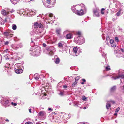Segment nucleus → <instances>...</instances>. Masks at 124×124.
Masks as SVG:
<instances>
[{
  "label": "nucleus",
  "instance_id": "nucleus-1",
  "mask_svg": "<svg viewBox=\"0 0 124 124\" xmlns=\"http://www.w3.org/2000/svg\"><path fill=\"white\" fill-rule=\"evenodd\" d=\"M86 8L84 7V5L82 4V6L79 5L75 6V10L78 11L77 13H75L78 15H82L85 13L86 12Z\"/></svg>",
  "mask_w": 124,
  "mask_h": 124
},
{
  "label": "nucleus",
  "instance_id": "nucleus-2",
  "mask_svg": "<svg viewBox=\"0 0 124 124\" xmlns=\"http://www.w3.org/2000/svg\"><path fill=\"white\" fill-rule=\"evenodd\" d=\"M32 48H33L32 50H30V54L32 55L36 56L40 55L41 49L39 46H34Z\"/></svg>",
  "mask_w": 124,
  "mask_h": 124
},
{
  "label": "nucleus",
  "instance_id": "nucleus-3",
  "mask_svg": "<svg viewBox=\"0 0 124 124\" xmlns=\"http://www.w3.org/2000/svg\"><path fill=\"white\" fill-rule=\"evenodd\" d=\"M56 0H43V3L45 7L50 8L53 6Z\"/></svg>",
  "mask_w": 124,
  "mask_h": 124
},
{
  "label": "nucleus",
  "instance_id": "nucleus-4",
  "mask_svg": "<svg viewBox=\"0 0 124 124\" xmlns=\"http://www.w3.org/2000/svg\"><path fill=\"white\" fill-rule=\"evenodd\" d=\"M14 70L17 74L21 73L23 71L22 69L23 68V65L20 63H18L15 65Z\"/></svg>",
  "mask_w": 124,
  "mask_h": 124
},
{
  "label": "nucleus",
  "instance_id": "nucleus-5",
  "mask_svg": "<svg viewBox=\"0 0 124 124\" xmlns=\"http://www.w3.org/2000/svg\"><path fill=\"white\" fill-rule=\"evenodd\" d=\"M74 41L76 44H81L85 42V40L83 36L77 37L74 39Z\"/></svg>",
  "mask_w": 124,
  "mask_h": 124
},
{
  "label": "nucleus",
  "instance_id": "nucleus-6",
  "mask_svg": "<svg viewBox=\"0 0 124 124\" xmlns=\"http://www.w3.org/2000/svg\"><path fill=\"white\" fill-rule=\"evenodd\" d=\"M118 76L115 77H112L113 79L116 80L119 78L124 79V70L120 69L118 71Z\"/></svg>",
  "mask_w": 124,
  "mask_h": 124
},
{
  "label": "nucleus",
  "instance_id": "nucleus-7",
  "mask_svg": "<svg viewBox=\"0 0 124 124\" xmlns=\"http://www.w3.org/2000/svg\"><path fill=\"white\" fill-rule=\"evenodd\" d=\"M46 49L47 50V54L49 55L52 56L53 55L55 52V50L54 47L49 46L46 47Z\"/></svg>",
  "mask_w": 124,
  "mask_h": 124
},
{
  "label": "nucleus",
  "instance_id": "nucleus-8",
  "mask_svg": "<svg viewBox=\"0 0 124 124\" xmlns=\"http://www.w3.org/2000/svg\"><path fill=\"white\" fill-rule=\"evenodd\" d=\"M42 30L41 29H39V30L34 29L33 31H32L30 34L31 35H34L35 34H39L41 33L42 31Z\"/></svg>",
  "mask_w": 124,
  "mask_h": 124
},
{
  "label": "nucleus",
  "instance_id": "nucleus-9",
  "mask_svg": "<svg viewBox=\"0 0 124 124\" xmlns=\"http://www.w3.org/2000/svg\"><path fill=\"white\" fill-rule=\"evenodd\" d=\"M11 32V30H8L7 31L4 32L3 34L6 36L7 38H9L13 36V34L10 33Z\"/></svg>",
  "mask_w": 124,
  "mask_h": 124
},
{
  "label": "nucleus",
  "instance_id": "nucleus-10",
  "mask_svg": "<svg viewBox=\"0 0 124 124\" xmlns=\"http://www.w3.org/2000/svg\"><path fill=\"white\" fill-rule=\"evenodd\" d=\"M99 10L98 8H96L93 10V16L94 17H99Z\"/></svg>",
  "mask_w": 124,
  "mask_h": 124
},
{
  "label": "nucleus",
  "instance_id": "nucleus-11",
  "mask_svg": "<svg viewBox=\"0 0 124 124\" xmlns=\"http://www.w3.org/2000/svg\"><path fill=\"white\" fill-rule=\"evenodd\" d=\"M49 17L46 18V19L48 20H49L51 21H49L48 22H51V23H53L54 21V16L53 15L52 13L49 14L48 15Z\"/></svg>",
  "mask_w": 124,
  "mask_h": 124
},
{
  "label": "nucleus",
  "instance_id": "nucleus-12",
  "mask_svg": "<svg viewBox=\"0 0 124 124\" xmlns=\"http://www.w3.org/2000/svg\"><path fill=\"white\" fill-rule=\"evenodd\" d=\"M4 57L6 60H10V63H11L14 62V60L15 59L12 57H11L9 54H6L4 55Z\"/></svg>",
  "mask_w": 124,
  "mask_h": 124
},
{
  "label": "nucleus",
  "instance_id": "nucleus-13",
  "mask_svg": "<svg viewBox=\"0 0 124 124\" xmlns=\"http://www.w3.org/2000/svg\"><path fill=\"white\" fill-rule=\"evenodd\" d=\"M11 46L14 49L16 50L19 47H21L22 46V45L21 44L20 45L12 44L11 45Z\"/></svg>",
  "mask_w": 124,
  "mask_h": 124
},
{
  "label": "nucleus",
  "instance_id": "nucleus-14",
  "mask_svg": "<svg viewBox=\"0 0 124 124\" xmlns=\"http://www.w3.org/2000/svg\"><path fill=\"white\" fill-rule=\"evenodd\" d=\"M34 27L36 28L39 27L40 28H42L43 27V26L41 23H38L37 22H36L34 24Z\"/></svg>",
  "mask_w": 124,
  "mask_h": 124
},
{
  "label": "nucleus",
  "instance_id": "nucleus-15",
  "mask_svg": "<svg viewBox=\"0 0 124 124\" xmlns=\"http://www.w3.org/2000/svg\"><path fill=\"white\" fill-rule=\"evenodd\" d=\"M1 13L4 16H8L9 15V12L8 11H7L5 10H2L1 11Z\"/></svg>",
  "mask_w": 124,
  "mask_h": 124
},
{
  "label": "nucleus",
  "instance_id": "nucleus-16",
  "mask_svg": "<svg viewBox=\"0 0 124 124\" xmlns=\"http://www.w3.org/2000/svg\"><path fill=\"white\" fill-rule=\"evenodd\" d=\"M110 103H115V102L114 101H108L107 103L106 104V107L108 109H109L110 107Z\"/></svg>",
  "mask_w": 124,
  "mask_h": 124
},
{
  "label": "nucleus",
  "instance_id": "nucleus-17",
  "mask_svg": "<svg viewBox=\"0 0 124 124\" xmlns=\"http://www.w3.org/2000/svg\"><path fill=\"white\" fill-rule=\"evenodd\" d=\"M56 118L51 115L50 116V119L51 121L53 122H57V121H56Z\"/></svg>",
  "mask_w": 124,
  "mask_h": 124
},
{
  "label": "nucleus",
  "instance_id": "nucleus-18",
  "mask_svg": "<svg viewBox=\"0 0 124 124\" xmlns=\"http://www.w3.org/2000/svg\"><path fill=\"white\" fill-rule=\"evenodd\" d=\"M65 44V43L64 42L62 41H61L58 43V46L59 48H60L61 49L63 47Z\"/></svg>",
  "mask_w": 124,
  "mask_h": 124
},
{
  "label": "nucleus",
  "instance_id": "nucleus-19",
  "mask_svg": "<svg viewBox=\"0 0 124 124\" xmlns=\"http://www.w3.org/2000/svg\"><path fill=\"white\" fill-rule=\"evenodd\" d=\"M10 63V64H9V63H7L6 64L4 67V68L6 70H8V69H9L11 68V67H10V64H12V65L14 64H13V62H12L11 63Z\"/></svg>",
  "mask_w": 124,
  "mask_h": 124
},
{
  "label": "nucleus",
  "instance_id": "nucleus-20",
  "mask_svg": "<svg viewBox=\"0 0 124 124\" xmlns=\"http://www.w3.org/2000/svg\"><path fill=\"white\" fill-rule=\"evenodd\" d=\"M54 59H55L54 61L55 63L56 64H59L60 61L59 58L57 56H55L54 57Z\"/></svg>",
  "mask_w": 124,
  "mask_h": 124
},
{
  "label": "nucleus",
  "instance_id": "nucleus-21",
  "mask_svg": "<svg viewBox=\"0 0 124 124\" xmlns=\"http://www.w3.org/2000/svg\"><path fill=\"white\" fill-rule=\"evenodd\" d=\"M46 113L44 111H41L38 114V116H42L45 115Z\"/></svg>",
  "mask_w": 124,
  "mask_h": 124
},
{
  "label": "nucleus",
  "instance_id": "nucleus-22",
  "mask_svg": "<svg viewBox=\"0 0 124 124\" xmlns=\"http://www.w3.org/2000/svg\"><path fill=\"white\" fill-rule=\"evenodd\" d=\"M61 29L60 28H56V32L57 34V36H58L61 34Z\"/></svg>",
  "mask_w": 124,
  "mask_h": 124
},
{
  "label": "nucleus",
  "instance_id": "nucleus-23",
  "mask_svg": "<svg viewBox=\"0 0 124 124\" xmlns=\"http://www.w3.org/2000/svg\"><path fill=\"white\" fill-rule=\"evenodd\" d=\"M9 101L8 100H6L4 104H2V106L5 107H6L9 106V105H8Z\"/></svg>",
  "mask_w": 124,
  "mask_h": 124
},
{
  "label": "nucleus",
  "instance_id": "nucleus-24",
  "mask_svg": "<svg viewBox=\"0 0 124 124\" xmlns=\"http://www.w3.org/2000/svg\"><path fill=\"white\" fill-rule=\"evenodd\" d=\"M73 35L72 34L69 33L67 34L66 35V38L67 39H69L72 38Z\"/></svg>",
  "mask_w": 124,
  "mask_h": 124
},
{
  "label": "nucleus",
  "instance_id": "nucleus-25",
  "mask_svg": "<svg viewBox=\"0 0 124 124\" xmlns=\"http://www.w3.org/2000/svg\"><path fill=\"white\" fill-rule=\"evenodd\" d=\"M10 0L12 3L15 4L18 3L20 0Z\"/></svg>",
  "mask_w": 124,
  "mask_h": 124
},
{
  "label": "nucleus",
  "instance_id": "nucleus-26",
  "mask_svg": "<svg viewBox=\"0 0 124 124\" xmlns=\"http://www.w3.org/2000/svg\"><path fill=\"white\" fill-rule=\"evenodd\" d=\"M71 9L72 11L74 13H76L78 12L77 11L75 10V6H73L71 7Z\"/></svg>",
  "mask_w": 124,
  "mask_h": 124
},
{
  "label": "nucleus",
  "instance_id": "nucleus-27",
  "mask_svg": "<svg viewBox=\"0 0 124 124\" xmlns=\"http://www.w3.org/2000/svg\"><path fill=\"white\" fill-rule=\"evenodd\" d=\"M75 34L77 37L82 36L81 32L80 31H76V32Z\"/></svg>",
  "mask_w": 124,
  "mask_h": 124
},
{
  "label": "nucleus",
  "instance_id": "nucleus-28",
  "mask_svg": "<svg viewBox=\"0 0 124 124\" xmlns=\"http://www.w3.org/2000/svg\"><path fill=\"white\" fill-rule=\"evenodd\" d=\"M37 75V74H35L34 75V78L36 80L38 81L39 80V78H40V77L39 76V75L38 76H36Z\"/></svg>",
  "mask_w": 124,
  "mask_h": 124
},
{
  "label": "nucleus",
  "instance_id": "nucleus-29",
  "mask_svg": "<svg viewBox=\"0 0 124 124\" xmlns=\"http://www.w3.org/2000/svg\"><path fill=\"white\" fill-rule=\"evenodd\" d=\"M121 11V9H120L119 10V11L117 12L116 14V15L117 16H120L121 14H122V13Z\"/></svg>",
  "mask_w": 124,
  "mask_h": 124
},
{
  "label": "nucleus",
  "instance_id": "nucleus-30",
  "mask_svg": "<svg viewBox=\"0 0 124 124\" xmlns=\"http://www.w3.org/2000/svg\"><path fill=\"white\" fill-rule=\"evenodd\" d=\"M8 69V70H7V72L8 74H10L12 70L11 69V68Z\"/></svg>",
  "mask_w": 124,
  "mask_h": 124
},
{
  "label": "nucleus",
  "instance_id": "nucleus-31",
  "mask_svg": "<svg viewBox=\"0 0 124 124\" xmlns=\"http://www.w3.org/2000/svg\"><path fill=\"white\" fill-rule=\"evenodd\" d=\"M78 50V48L77 47H74L73 49V51L75 53H76Z\"/></svg>",
  "mask_w": 124,
  "mask_h": 124
},
{
  "label": "nucleus",
  "instance_id": "nucleus-32",
  "mask_svg": "<svg viewBox=\"0 0 124 124\" xmlns=\"http://www.w3.org/2000/svg\"><path fill=\"white\" fill-rule=\"evenodd\" d=\"M116 89V86H114L112 87L111 89V92H113Z\"/></svg>",
  "mask_w": 124,
  "mask_h": 124
},
{
  "label": "nucleus",
  "instance_id": "nucleus-33",
  "mask_svg": "<svg viewBox=\"0 0 124 124\" xmlns=\"http://www.w3.org/2000/svg\"><path fill=\"white\" fill-rule=\"evenodd\" d=\"M12 28L13 30H15L16 29L17 26L15 24H13L12 26Z\"/></svg>",
  "mask_w": 124,
  "mask_h": 124
},
{
  "label": "nucleus",
  "instance_id": "nucleus-34",
  "mask_svg": "<svg viewBox=\"0 0 124 124\" xmlns=\"http://www.w3.org/2000/svg\"><path fill=\"white\" fill-rule=\"evenodd\" d=\"M58 94L59 95L62 96H63L64 95L63 92L61 91H60L59 93H58Z\"/></svg>",
  "mask_w": 124,
  "mask_h": 124
},
{
  "label": "nucleus",
  "instance_id": "nucleus-35",
  "mask_svg": "<svg viewBox=\"0 0 124 124\" xmlns=\"http://www.w3.org/2000/svg\"><path fill=\"white\" fill-rule=\"evenodd\" d=\"M9 51L8 50V49H7L4 50L3 51V53L4 54H5L6 53H8Z\"/></svg>",
  "mask_w": 124,
  "mask_h": 124
},
{
  "label": "nucleus",
  "instance_id": "nucleus-36",
  "mask_svg": "<svg viewBox=\"0 0 124 124\" xmlns=\"http://www.w3.org/2000/svg\"><path fill=\"white\" fill-rule=\"evenodd\" d=\"M80 77L79 76H77L75 78V81L77 82L78 80L80 78Z\"/></svg>",
  "mask_w": 124,
  "mask_h": 124
},
{
  "label": "nucleus",
  "instance_id": "nucleus-37",
  "mask_svg": "<svg viewBox=\"0 0 124 124\" xmlns=\"http://www.w3.org/2000/svg\"><path fill=\"white\" fill-rule=\"evenodd\" d=\"M106 70V71H109L110 70V67L109 66H107L105 68Z\"/></svg>",
  "mask_w": 124,
  "mask_h": 124
},
{
  "label": "nucleus",
  "instance_id": "nucleus-38",
  "mask_svg": "<svg viewBox=\"0 0 124 124\" xmlns=\"http://www.w3.org/2000/svg\"><path fill=\"white\" fill-rule=\"evenodd\" d=\"M6 99L5 98L2 97L1 100V104H3V102Z\"/></svg>",
  "mask_w": 124,
  "mask_h": 124
},
{
  "label": "nucleus",
  "instance_id": "nucleus-39",
  "mask_svg": "<svg viewBox=\"0 0 124 124\" xmlns=\"http://www.w3.org/2000/svg\"><path fill=\"white\" fill-rule=\"evenodd\" d=\"M87 97H85V96H83L82 97V99L83 100L85 101L87 100Z\"/></svg>",
  "mask_w": 124,
  "mask_h": 124
},
{
  "label": "nucleus",
  "instance_id": "nucleus-40",
  "mask_svg": "<svg viewBox=\"0 0 124 124\" xmlns=\"http://www.w3.org/2000/svg\"><path fill=\"white\" fill-rule=\"evenodd\" d=\"M36 11L34 10H31L30 12V13L32 15L35 14Z\"/></svg>",
  "mask_w": 124,
  "mask_h": 124
},
{
  "label": "nucleus",
  "instance_id": "nucleus-41",
  "mask_svg": "<svg viewBox=\"0 0 124 124\" xmlns=\"http://www.w3.org/2000/svg\"><path fill=\"white\" fill-rule=\"evenodd\" d=\"M77 83V82L75 81L72 84V86H74L75 85H76V84Z\"/></svg>",
  "mask_w": 124,
  "mask_h": 124
},
{
  "label": "nucleus",
  "instance_id": "nucleus-42",
  "mask_svg": "<svg viewBox=\"0 0 124 124\" xmlns=\"http://www.w3.org/2000/svg\"><path fill=\"white\" fill-rule=\"evenodd\" d=\"M82 80L83 82L81 83L82 84H85V83H86V80L85 79H83Z\"/></svg>",
  "mask_w": 124,
  "mask_h": 124
},
{
  "label": "nucleus",
  "instance_id": "nucleus-43",
  "mask_svg": "<svg viewBox=\"0 0 124 124\" xmlns=\"http://www.w3.org/2000/svg\"><path fill=\"white\" fill-rule=\"evenodd\" d=\"M111 46L113 47H115L116 46V45L115 42L112 43L111 44Z\"/></svg>",
  "mask_w": 124,
  "mask_h": 124
},
{
  "label": "nucleus",
  "instance_id": "nucleus-44",
  "mask_svg": "<svg viewBox=\"0 0 124 124\" xmlns=\"http://www.w3.org/2000/svg\"><path fill=\"white\" fill-rule=\"evenodd\" d=\"M115 38L116 42H118L119 41V39L117 37H115Z\"/></svg>",
  "mask_w": 124,
  "mask_h": 124
},
{
  "label": "nucleus",
  "instance_id": "nucleus-45",
  "mask_svg": "<svg viewBox=\"0 0 124 124\" xmlns=\"http://www.w3.org/2000/svg\"><path fill=\"white\" fill-rule=\"evenodd\" d=\"M25 124H33V123L31 122H28L25 123Z\"/></svg>",
  "mask_w": 124,
  "mask_h": 124
},
{
  "label": "nucleus",
  "instance_id": "nucleus-46",
  "mask_svg": "<svg viewBox=\"0 0 124 124\" xmlns=\"http://www.w3.org/2000/svg\"><path fill=\"white\" fill-rule=\"evenodd\" d=\"M34 44V43L33 41H31V42L30 43V44L31 46H33Z\"/></svg>",
  "mask_w": 124,
  "mask_h": 124
},
{
  "label": "nucleus",
  "instance_id": "nucleus-47",
  "mask_svg": "<svg viewBox=\"0 0 124 124\" xmlns=\"http://www.w3.org/2000/svg\"><path fill=\"white\" fill-rule=\"evenodd\" d=\"M9 43V41H6L4 43V44L6 45H8Z\"/></svg>",
  "mask_w": 124,
  "mask_h": 124
},
{
  "label": "nucleus",
  "instance_id": "nucleus-48",
  "mask_svg": "<svg viewBox=\"0 0 124 124\" xmlns=\"http://www.w3.org/2000/svg\"><path fill=\"white\" fill-rule=\"evenodd\" d=\"M110 43L111 44L112 43L115 42L114 40H112V39H111L110 40Z\"/></svg>",
  "mask_w": 124,
  "mask_h": 124
},
{
  "label": "nucleus",
  "instance_id": "nucleus-49",
  "mask_svg": "<svg viewBox=\"0 0 124 124\" xmlns=\"http://www.w3.org/2000/svg\"><path fill=\"white\" fill-rule=\"evenodd\" d=\"M36 124H44V123L42 122H38L36 123Z\"/></svg>",
  "mask_w": 124,
  "mask_h": 124
},
{
  "label": "nucleus",
  "instance_id": "nucleus-50",
  "mask_svg": "<svg viewBox=\"0 0 124 124\" xmlns=\"http://www.w3.org/2000/svg\"><path fill=\"white\" fill-rule=\"evenodd\" d=\"M109 36H108L106 37V40L107 41H108V40H109Z\"/></svg>",
  "mask_w": 124,
  "mask_h": 124
},
{
  "label": "nucleus",
  "instance_id": "nucleus-51",
  "mask_svg": "<svg viewBox=\"0 0 124 124\" xmlns=\"http://www.w3.org/2000/svg\"><path fill=\"white\" fill-rule=\"evenodd\" d=\"M119 109H120V108H117L115 110V112H117L119 111Z\"/></svg>",
  "mask_w": 124,
  "mask_h": 124
},
{
  "label": "nucleus",
  "instance_id": "nucleus-52",
  "mask_svg": "<svg viewBox=\"0 0 124 124\" xmlns=\"http://www.w3.org/2000/svg\"><path fill=\"white\" fill-rule=\"evenodd\" d=\"M11 104L12 105H13L14 106H16L17 105V104L16 103H14L13 102H12L11 103Z\"/></svg>",
  "mask_w": 124,
  "mask_h": 124
},
{
  "label": "nucleus",
  "instance_id": "nucleus-53",
  "mask_svg": "<svg viewBox=\"0 0 124 124\" xmlns=\"http://www.w3.org/2000/svg\"><path fill=\"white\" fill-rule=\"evenodd\" d=\"M3 120V119L2 118H0V123H2Z\"/></svg>",
  "mask_w": 124,
  "mask_h": 124
},
{
  "label": "nucleus",
  "instance_id": "nucleus-54",
  "mask_svg": "<svg viewBox=\"0 0 124 124\" xmlns=\"http://www.w3.org/2000/svg\"><path fill=\"white\" fill-rule=\"evenodd\" d=\"M116 19V18L114 16V18L113 19V21H114Z\"/></svg>",
  "mask_w": 124,
  "mask_h": 124
},
{
  "label": "nucleus",
  "instance_id": "nucleus-55",
  "mask_svg": "<svg viewBox=\"0 0 124 124\" xmlns=\"http://www.w3.org/2000/svg\"><path fill=\"white\" fill-rule=\"evenodd\" d=\"M43 46L45 47L46 46V45L45 43H43L42 44Z\"/></svg>",
  "mask_w": 124,
  "mask_h": 124
},
{
  "label": "nucleus",
  "instance_id": "nucleus-56",
  "mask_svg": "<svg viewBox=\"0 0 124 124\" xmlns=\"http://www.w3.org/2000/svg\"><path fill=\"white\" fill-rule=\"evenodd\" d=\"M67 86L66 85H64L63 86V87L64 88H67Z\"/></svg>",
  "mask_w": 124,
  "mask_h": 124
},
{
  "label": "nucleus",
  "instance_id": "nucleus-57",
  "mask_svg": "<svg viewBox=\"0 0 124 124\" xmlns=\"http://www.w3.org/2000/svg\"><path fill=\"white\" fill-rule=\"evenodd\" d=\"M48 110L50 111H52V109H51V108H48Z\"/></svg>",
  "mask_w": 124,
  "mask_h": 124
},
{
  "label": "nucleus",
  "instance_id": "nucleus-58",
  "mask_svg": "<svg viewBox=\"0 0 124 124\" xmlns=\"http://www.w3.org/2000/svg\"><path fill=\"white\" fill-rule=\"evenodd\" d=\"M29 112L30 113H31V109L30 108H29Z\"/></svg>",
  "mask_w": 124,
  "mask_h": 124
},
{
  "label": "nucleus",
  "instance_id": "nucleus-59",
  "mask_svg": "<svg viewBox=\"0 0 124 124\" xmlns=\"http://www.w3.org/2000/svg\"><path fill=\"white\" fill-rule=\"evenodd\" d=\"M101 13L102 14H104V12L103 11L101 10Z\"/></svg>",
  "mask_w": 124,
  "mask_h": 124
},
{
  "label": "nucleus",
  "instance_id": "nucleus-60",
  "mask_svg": "<svg viewBox=\"0 0 124 124\" xmlns=\"http://www.w3.org/2000/svg\"><path fill=\"white\" fill-rule=\"evenodd\" d=\"M2 45V41L0 39V46H1Z\"/></svg>",
  "mask_w": 124,
  "mask_h": 124
},
{
  "label": "nucleus",
  "instance_id": "nucleus-61",
  "mask_svg": "<svg viewBox=\"0 0 124 124\" xmlns=\"http://www.w3.org/2000/svg\"><path fill=\"white\" fill-rule=\"evenodd\" d=\"M14 10L12 9L10 11V12L11 13H12L13 12H14Z\"/></svg>",
  "mask_w": 124,
  "mask_h": 124
},
{
  "label": "nucleus",
  "instance_id": "nucleus-62",
  "mask_svg": "<svg viewBox=\"0 0 124 124\" xmlns=\"http://www.w3.org/2000/svg\"><path fill=\"white\" fill-rule=\"evenodd\" d=\"M121 50L122 52H124V49H121Z\"/></svg>",
  "mask_w": 124,
  "mask_h": 124
},
{
  "label": "nucleus",
  "instance_id": "nucleus-63",
  "mask_svg": "<svg viewBox=\"0 0 124 124\" xmlns=\"http://www.w3.org/2000/svg\"><path fill=\"white\" fill-rule=\"evenodd\" d=\"M5 121L7 122H8L9 121V120L8 119H6Z\"/></svg>",
  "mask_w": 124,
  "mask_h": 124
},
{
  "label": "nucleus",
  "instance_id": "nucleus-64",
  "mask_svg": "<svg viewBox=\"0 0 124 124\" xmlns=\"http://www.w3.org/2000/svg\"><path fill=\"white\" fill-rule=\"evenodd\" d=\"M78 124H86L84 123H79Z\"/></svg>",
  "mask_w": 124,
  "mask_h": 124
}]
</instances>
